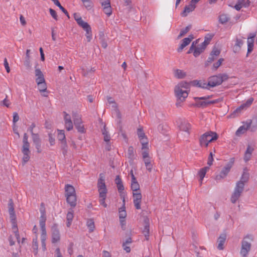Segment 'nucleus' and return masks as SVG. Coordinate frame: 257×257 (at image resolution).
Masks as SVG:
<instances>
[{
	"mask_svg": "<svg viewBox=\"0 0 257 257\" xmlns=\"http://www.w3.org/2000/svg\"><path fill=\"white\" fill-rule=\"evenodd\" d=\"M55 257H63L60 252L59 248H57L56 249V255Z\"/></svg>",
	"mask_w": 257,
	"mask_h": 257,
	"instance_id": "nucleus-64",
	"label": "nucleus"
},
{
	"mask_svg": "<svg viewBox=\"0 0 257 257\" xmlns=\"http://www.w3.org/2000/svg\"><path fill=\"white\" fill-rule=\"evenodd\" d=\"M33 249L35 254H37L38 249V242L37 235L36 238H34L33 240Z\"/></svg>",
	"mask_w": 257,
	"mask_h": 257,
	"instance_id": "nucleus-48",
	"label": "nucleus"
},
{
	"mask_svg": "<svg viewBox=\"0 0 257 257\" xmlns=\"http://www.w3.org/2000/svg\"><path fill=\"white\" fill-rule=\"evenodd\" d=\"M119 221H120V224L121 228L123 230H125V228H126L125 227L126 223H125V219H119Z\"/></svg>",
	"mask_w": 257,
	"mask_h": 257,
	"instance_id": "nucleus-61",
	"label": "nucleus"
},
{
	"mask_svg": "<svg viewBox=\"0 0 257 257\" xmlns=\"http://www.w3.org/2000/svg\"><path fill=\"white\" fill-rule=\"evenodd\" d=\"M252 237L251 235H246L241 242L240 253L242 257H246L251 248V242Z\"/></svg>",
	"mask_w": 257,
	"mask_h": 257,
	"instance_id": "nucleus-9",
	"label": "nucleus"
},
{
	"mask_svg": "<svg viewBox=\"0 0 257 257\" xmlns=\"http://www.w3.org/2000/svg\"><path fill=\"white\" fill-rule=\"evenodd\" d=\"M181 131L189 133V131L191 129V124L186 121H183L179 125Z\"/></svg>",
	"mask_w": 257,
	"mask_h": 257,
	"instance_id": "nucleus-37",
	"label": "nucleus"
},
{
	"mask_svg": "<svg viewBox=\"0 0 257 257\" xmlns=\"http://www.w3.org/2000/svg\"><path fill=\"white\" fill-rule=\"evenodd\" d=\"M186 73L184 72L183 70L177 69L174 71V76L175 77L177 78H183L186 76Z\"/></svg>",
	"mask_w": 257,
	"mask_h": 257,
	"instance_id": "nucleus-43",
	"label": "nucleus"
},
{
	"mask_svg": "<svg viewBox=\"0 0 257 257\" xmlns=\"http://www.w3.org/2000/svg\"><path fill=\"white\" fill-rule=\"evenodd\" d=\"M63 114L65 127L67 131H71L73 128V122L71 120V116L66 112H64Z\"/></svg>",
	"mask_w": 257,
	"mask_h": 257,
	"instance_id": "nucleus-18",
	"label": "nucleus"
},
{
	"mask_svg": "<svg viewBox=\"0 0 257 257\" xmlns=\"http://www.w3.org/2000/svg\"><path fill=\"white\" fill-rule=\"evenodd\" d=\"M145 226L143 230V233L145 236L146 240H148L149 238V220L148 218H146L144 220Z\"/></svg>",
	"mask_w": 257,
	"mask_h": 257,
	"instance_id": "nucleus-34",
	"label": "nucleus"
},
{
	"mask_svg": "<svg viewBox=\"0 0 257 257\" xmlns=\"http://www.w3.org/2000/svg\"><path fill=\"white\" fill-rule=\"evenodd\" d=\"M253 101V98L252 97L249 98L248 100H247V101L245 103L242 104L240 106L237 107L234 110V111L233 112L232 115L235 114L236 113H240V112L242 110L245 109L246 108H247L249 106H250L251 105V104H252Z\"/></svg>",
	"mask_w": 257,
	"mask_h": 257,
	"instance_id": "nucleus-19",
	"label": "nucleus"
},
{
	"mask_svg": "<svg viewBox=\"0 0 257 257\" xmlns=\"http://www.w3.org/2000/svg\"><path fill=\"white\" fill-rule=\"evenodd\" d=\"M35 76H36V81L40 82L41 81L45 80L44 76L39 68H36L35 71Z\"/></svg>",
	"mask_w": 257,
	"mask_h": 257,
	"instance_id": "nucleus-38",
	"label": "nucleus"
},
{
	"mask_svg": "<svg viewBox=\"0 0 257 257\" xmlns=\"http://www.w3.org/2000/svg\"><path fill=\"white\" fill-rule=\"evenodd\" d=\"M137 133L142 145H143L144 148L146 147L145 146L148 144V141L143 131V129L142 128H139L138 129Z\"/></svg>",
	"mask_w": 257,
	"mask_h": 257,
	"instance_id": "nucleus-24",
	"label": "nucleus"
},
{
	"mask_svg": "<svg viewBox=\"0 0 257 257\" xmlns=\"http://www.w3.org/2000/svg\"><path fill=\"white\" fill-rule=\"evenodd\" d=\"M10 217L12 223V227L13 232L15 233L17 241L20 242V237L16 221V215L15 210H9Z\"/></svg>",
	"mask_w": 257,
	"mask_h": 257,
	"instance_id": "nucleus-11",
	"label": "nucleus"
},
{
	"mask_svg": "<svg viewBox=\"0 0 257 257\" xmlns=\"http://www.w3.org/2000/svg\"><path fill=\"white\" fill-rule=\"evenodd\" d=\"M58 139L59 141L64 142V150L65 153L67 152V144L66 142L65 135L64 130H58Z\"/></svg>",
	"mask_w": 257,
	"mask_h": 257,
	"instance_id": "nucleus-33",
	"label": "nucleus"
},
{
	"mask_svg": "<svg viewBox=\"0 0 257 257\" xmlns=\"http://www.w3.org/2000/svg\"><path fill=\"white\" fill-rule=\"evenodd\" d=\"M195 103L194 105L197 107H205L204 101L200 97H194Z\"/></svg>",
	"mask_w": 257,
	"mask_h": 257,
	"instance_id": "nucleus-44",
	"label": "nucleus"
},
{
	"mask_svg": "<svg viewBox=\"0 0 257 257\" xmlns=\"http://www.w3.org/2000/svg\"><path fill=\"white\" fill-rule=\"evenodd\" d=\"M49 12L51 16L55 20H58V16L57 13L55 10L52 9H49Z\"/></svg>",
	"mask_w": 257,
	"mask_h": 257,
	"instance_id": "nucleus-56",
	"label": "nucleus"
},
{
	"mask_svg": "<svg viewBox=\"0 0 257 257\" xmlns=\"http://www.w3.org/2000/svg\"><path fill=\"white\" fill-rule=\"evenodd\" d=\"M41 242L46 241L47 239V233L46 228H41Z\"/></svg>",
	"mask_w": 257,
	"mask_h": 257,
	"instance_id": "nucleus-51",
	"label": "nucleus"
},
{
	"mask_svg": "<svg viewBox=\"0 0 257 257\" xmlns=\"http://www.w3.org/2000/svg\"><path fill=\"white\" fill-rule=\"evenodd\" d=\"M86 225L89 229V232L93 231L95 228L94 222L92 219H88L86 222Z\"/></svg>",
	"mask_w": 257,
	"mask_h": 257,
	"instance_id": "nucleus-45",
	"label": "nucleus"
},
{
	"mask_svg": "<svg viewBox=\"0 0 257 257\" xmlns=\"http://www.w3.org/2000/svg\"><path fill=\"white\" fill-rule=\"evenodd\" d=\"M253 101V98L252 97L249 98L248 100H247V101L245 103L242 104L240 106L237 107L234 110V111L233 112L232 115L235 114L236 113H240V112L242 110L245 109L246 108H247L249 106H250L251 105V104H252Z\"/></svg>",
	"mask_w": 257,
	"mask_h": 257,
	"instance_id": "nucleus-20",
	"label": "nucleus"
},
{
	"mask_svg": "<svg viewBox=\"0 0 257 257\" xmlns=\"http://www.w3.org/2000/svg\"><path fill=\"white\" fill-rule=\"evenodd\" d=\"M228 79V76L227 74L220 73L210 77L208 79V85H209L210 87H214L221 84L223 81L227 80Z\"/></svg>",
	"mask_w": 257,
	"mask_h": 257,
	"instance_id": "nucleus-8",
	"label": "nucleus"
},
{
	"mask_svg": "<svg viewBox=\"0 0 257 257\" xmlns=\"http://www.w3.org/2000/svg\"><path fill=\"white\" fill-rule=\"evenodd\" d=\"M229 18L228 16L226 14H222L220 15L219 17V22L221 24H224L227 22L229 20Z\"/></svg>",
	"mask_w": 257,
	"mask_h": 257,
	"instance_id": "nucleus-49",
	"label": "nucleus"
},
{
	"mask_svg": "<svg viewBox=\"0 0 257 257\" xmlns=\"http://www.w3.org/2000/svg\"><path fill=\"white\" fill-rule=\"evenodd\" d=\"M253 151V148L251 147L250 146H248L244 156V160L245 162L250 160Z\"/></svg>",
	"mask_w": 257,
	"mask_h": 257,
	"instance_id": "nucleus-40",
	"label": "nucleus"
},
{
	"mask_svg": "<svg viewBox=\"0 0 257 257\" xmlns=\"http://www.w3.org/2000/svg\"><path fill=\"white\" fill-rule=\"evenodd\" d=\"M65 196L66 201L71 207H74L76 205L77 198L74 187L71 185L66 184L65 186Z\"/></svg>",
	"mask_w": 257,
	"mask_h": 257,
	"instance_id": "nucleus-4",
	"label": "nucleus"
},
{
	"mask_svg": "<svg viewBox=\"0 0 257 257\" xmlns=\"http://www.w3.org/2000/svg\"><path fill=\"white\" fill-rule=\"evenodd\" d=\"M115 183L116 185V187L119 193V196L123 202H124L125 197L126 195L125 192L124 191V186L122 183V181L120 178L119 176H117L115 179Z\"/></svg>",
	"mask_w": 257,
	"mask_h": 257,
	"instance_id": "nucleus-12",
	"label": "nucleus"
},
{
	"mask_svg": "<svg viewBox=\"0 0 257 257\" xmlns=\"http://www.w3.org/2000/svg\"><path fill=\"white\" fill-rule=\"evenodd\" d=\"M131 189L133 193L140 192V186L137 180H131Z\"/></svg>",
	"mask_w": 257,
	"mask_h": 257,
	"instance_id": "nucleus-39",
	"label": "nucleus"
},
{
	"mask_svg": "<svg viewBox=\"0 0 257 257\" xmlns=\"http://www.w3.org/2000/svg\"><path fill=\"white\" fill-rule=\"evenodd\" d=\"M97 186L100 198V203L103 207L106 208L107 207V204L105 200L107 196V189L105 183L104 177L102 174H100L99 175Z\"/></svg>",
	"mask_w": 257,
	"mask_h": 257,
	"instance_id": "nucleus-2",
	"label": "nucleus"
},
{
	"mask_svg": "<svg viewBox=\"0 0 257 257\" xmlns=\"http://www.w3.org/2000/svg\"><path fill=\"white\" fill-rule=\"evenodd\" d=\"M249 174L247 169L246 168L244 169L240 180L238 182L242 183L243 188H244V183L247 182L249 179Z\"/></svg>",
	"mask_w": 257,
	"mask_h": 257,
	"instance_id": "nucleus-35",
	"label": "nucleus"
},
{
	"mask_svg": "<svg viewBox=\"0 0 257 257\" xmlns=\"http://www.w3.org/2000/svg\"><path fill=\"white\" fill-rule=\"evenodd\" d=\"M133 240L131 237H128L122 241V247L123 249L126 252L129 253L131 251V245Z\"/></svg>",
	"mask_w": 257,
	"mask_h": 257,
	"instance_id": "nucleus-23",
	"label": "nucleus"
},
{
	"mask_svg": "<svg viewBox=\"0 0 257 257\" xmlns=\"http://www.w3.org/2000/svg\"><path fill=\"white\" fill-rule=\"evenodd\" d=\"M73 17L77 24L86 32L85 36L87 41L90 42L92 36L90 26L87 22L82 20L81 17L78 13H74Z\"/></svg>",
	"mask_w": 257,
	"mask_h": 257,
	"instance_id": "nucleus-5",
	"label": "nucleus"
},
{
	"mask_svg": "<svg viewBox=\"0 0 257 257\" xmlns=\"http://www.w3.org/2000/svg\"><path fill=\"white\" fill-rule=\"evenodd\" d=\"M193 39L194 37L192 35H189L188 37L183 39L180 46L178 48V51L181 52L186 46L190 43Z\"/></svg>",
	"mask_w": 257,
	"mask_h": 257,
	"instance_id": "nucleus-27",
	"label": "nucleus"
},
{
	"mask_svg": "<svg viewBox=\"0 0 257 257\" xmlns=\"http://www.w3.org/2000/svg\"><path fill=\"white\" fill-rule=\"evenodd\" d=\"M243 185L241 182H237L234 189V191L231 197V201L232 203H235L240 197L243 190Z\"/></svg>",
	"mask_w": 257,
	"mask_h": 257,
	"instance_id": "nucleus-13",
	"label": "nucleus"
},
{
	"mask_svg": "<svg viewBox=\"0 0 257 257\" xmlns=\"http://www.w3.org/2000/svg\"><path fill=\"white\" fill-rule=\"evenodd\" d=\"M73 218V213L71 211H69L67 214V226L69 227L71 224Z\"/></svg>",
	"mask_w": 257,
	"mask_h": 257,
	"instance_id": "nucleus-47",
	"label": "nucleus"
},
{
	"mask_svg": "<svg viewBox=\"0 0 257 257\" xmlns=\"http://www.w3.org/2000/svg\"><path fill=\"white\" fill-rule=\"evenodd\" d=\"M210 39L211 38H205L203 42L201 44L197 45H196V44L198 43L199 40L198 39L194 41L192 43L191 46L188 51V53L189 54L192 53L195 57H198L205 50L207 45L209 44Z\"/></svg>",
	"mask_w": 257,
	"mask_h": 257,
	"instance_id": "nucleus-3",
	"label": "nucleus"
},
{
	"mask_svg": "<svg viewBox=\"0 0 257 257\" xmlns=\"http://www.w3.org/2000/svg\"><path fill=\"white\" fill-rule=\"evenodd\" d=\"M256 36V33H250L247 38V53H250L253 48L254 38Z\"/></svg>",
	"mask_w": 257,
	"mask_h": 257,
	"instance_id": "nucleus-26",
	"label": "nucleus"
},
{
	"mask_svg": "<svg viewBox=\"0 0 257 257\" xmlns=\"http://www.w3.org/2000/svg\"><path fill=\"white\" fill-rule=\"evenodd\" d=\"M126 216V210H120L119 211V219H124Z\"/></svg>",
	"mask_w": 257,
	"mask_h": 257,
	"instance_id": "nucleus-54",
	"label": "nucleus"
},
{
	"mask_svg": "<svg viewBox=\"0 0 257 257\" xmlns=\"http://www.w3.org/2000/svg\"><path fill=\"white\" fill-rule=\"evenodd\" d=\"M243 44V42L241 39H237L235 43V46L240 47Z\"/></svg>",
	"mask_w": 257,
	"mask_h": 257,
	"instance_id": "nucleus-62",
	"label": "nucleus"
},
{
	"mask_svg": "<svg viewBox=\"0 0 257 257\" xmlns=\"http://www.w3.org/2000/svg\"><path fill=\"white\" fill-rule=\"evenodd\" d=\"M52 242L55 243L60 240V234L57 224H54L51 228Z\"/></svg>",
	"mask_w": 257,
	"mask_h": 257,
	"instance_id": "nucleus-17",
	"label": "nucleus"
},
{
	"mask_svg": "<svg viewBox=\"0 0 257 257\" xmlns=\"http://www.w3.org/2000/svg\"><path fill=\"white\" fill-rule=\"evenodd\" d=\"M223 61V58H220L217 62L213 64L212 69L216 70L221 65Z\"/></svg>",
	"mask_w": 257,
	"mask_h": 257,
	"instance_id": "nucleus-52",
	"label": "nucleus"
},
{
	"mask_svg": "<svg viewBox=\"0 0 257 257\" xmlns=\"http://www.w3.org/2000/svg\"><path fill=\"white\" fill-rule=\"evenodd\" d=\"M220 51L217 48H214L210 55V57L207 60L206 65H208V63H211L214 60V59L220 54Z\"/></svg>",
	"mask_w": 257,
	"mask_h": 257,
	"instance_id": "nucleus-31",
	"label": "nucleus"
},
{
	"mask_svg": "<svg viewBox=\"0 0 257 257\" xmlns=\"http://www.w3.org/2000/svg\"><path fill=\"white\" fill-rule=\"evenodd\" d=\"M146 147L144 148L143 145H142V149L143 150L142 152V156L143 158H149V148H148V144H147L146 146H145Z\"/></svg>",
	"mask_w": 257,
	"mask_h": 257,
	"instance_id": "nucleus-46",
	"label": "nucleus"
},
{
	"mask_svg": "<svg viewBox=\"0 0 257 257\" xmlns=\"http://www.w3.org/2000/svg\"><path fill=\"white\" fill-rule=\"evenodd\" d=\"M212 97V95H207L203 97H201V98L204 101L205 107H206L212 104L218 103L222 101V98H218L210 100V99Z\"/></svg>",
	"mask_w": 257,
	"mask_h": 257,
	"instance_id": "nucleus-22",
	"label": "nucleus"
},
{
	"mask_svg": "<svg viewBox=\"0 0 257 257\" xmlns=\"http://www.w3.org/2000/svg\"><path fill=\"white\" fill-rule=\"evenodd\" d=\"M243 123V124L240 126L236 131L235 135L236 136L239 137L244 134L250 127L252 123V120L251 119H249L246 121L244 122Z\"/></svg>",
	"mask_w": 257,
	"mask_h": 257,
	"instance_id": "nucleus-16",
	"label": "nucleus"
},
{
	"mask_svg": "<svg viewBox=\"0 0 257 257\" xmlns=\"http://www.w3.org/2000/svg\"><path fill=\"white\" fill-rule=\"evenodd\" d=\"M134 203L136 209H141V203L142 201V194L141 191L133 193Z\"/></svg>",
	"mask_w": 257,
	"mask_h": 257,
	"instance_id": "nucleus-21",
	"label": "nucleus"
},
{
	"mask_svg": "<svg viewBox=\"0 0 257 257\" xmlns=\"http://www.w3.org/2000/svg\"><path fill=\"white\" fill-rule=\"evenodd\" d=\"M100 4L102 7L103 12L109 17L111 15L112 13V8L110 5V2L109 0H101L99 1Z\"/></svg>",
	"mask_w": 257,
	"mask_h": 257,
	"instance_id": "nucleus-15",
	"label": "nucleus"
},
{
	"mask_svg": "<svg viewBox=\"0 0 257 257\" xmlns=\"http://www.w3.org/2000/svg\"><path fill=\"white\" fill-rule=\"evenodd\" d=\"M195 8L196 4L191 1L190 4L185 7L184 10L182 14V16L184 17L186 16L188 14L194 11Z\"/></svg>",
	"mask_w": 257,
	"mask_h": 257,
	"instance_id": "nucleus-32",
	"label": "nucleus"
},
{
	"mask_svg": "<svg viewBox=\"0 0 257 257\" xmlns=\"http://www.w3.org/2000/svg\"><path fill=\"white\" fill-rule=\"evenodd\" d=\"M226 234L225 233H223L221 234L218 239L217 242V248L219 250H223L224 248V244L225 243L226 239Z\"/></svg>",
	"mask_w": 257,
	"mask_h": 257,
	"instance_id": "nucleus-28",
	"label": "nucleus"
},
{
	"mask_svg": "<svg viewBox=\"0 0 257 257\" xmlns=\"http://www.w3.org/2000/svg\"><path fill=\"white\" fill-rule=\"evenodd\" d=\"M190 84L186 81H182L178 83L175 87L174 92L177 98L176 105L177 107H181L183 102L188 97L190 91Z\"/></svg>",
	"mask_w": 257,
	"mask_h": 257,
	"instance_id": "nucleus-1",
	"label": "nucleus"
},
{
	"mask_svg": "<svg viewBox=\"0 0 257 257\" xmlns=\"http://www.w3.org/2000/svg\"><path fill=\"white\" fill-rule=\"evenodd\" d=\"M49 142L51 146H53L55 144V139L51 134L49 135Z\"/></svg>",
	"mask_w": 257,
	"mask_h": 257,
	"instance_id": "nucleus-60",
	"label": "nucleus"
},
{
	"mask_svg": "<svg viewBox=\"0 0 257 257\" xmlns=\"http://www.w3.org/2000/svg\"><path fill=\"white\" fill-rule=\"evenodd\" d=\"M218 139L217 134L213 132H208L203 134L200 138V145L202 147L207 148L208 144Z\"/></svg>",
	"mask_w": 257,
	"mask_h": 257,
	"instance_id": "nucleus-6",
	"label": "nucleus"
},
{
	"mask_svg": "<svg viewBox=\"0 0 257 257\" xmlns=\"http://www.w3.org/2000/svg\"><path fill=\"white\" fill-rule=\"evenodd\" d=\"M4 66L5 67V69L8 73H9L10 71V68L9 66V63L7 61V59L6 58L4 60Z\"/></svg>",
	"mask_w": 257,
	"mask_h": 257,
	"instance_id": "nucleus-58",
	"label": "nucleus"
},
{
	"mask_svg": "<svg viewBox=\"0 0 257 257\" xmlns=\"http://www.w3.org/2000/svg\"><path fill=\"white\" fill-rule=\"evenodd\" d=\"M234 163V159L230 158L228 163L223 167L220 173L215 177V180H219L225 177L229 172Z\"/></svg>",
	"mask_w": 257,
	"mask_h": 257,
	"instance_id": "nucleus-10",
	"label": "nucleus"
},
{
	"mask_svg": "<svg viewBox=\"0 0 257 257\" xmlns=\"http://www.w3.org/2000/svg\"><path fill=\"white\" fill-rule=\"evenodd\" d=\"M19 120V116L17 112H14L13 113V122L14 123H16Z\"/></svg>",
	"mask_w": 257,
	"mask_h": 257,
	"instance_id": "nucleus-59",
	"label": "nucleus"
},
{
	"mask_svg": "<svg viewBox=\"0 0 257 257\" xmlns=\"http://www.w3.org/2000/svg\"><path fill=\"white\" fill-rule=\"evenodd\" d=\"M147 169L151 172L153 168V165L151 163V159L150 157L143 159Z\"/></svg>",
	"mask_w": 257,
	"mask_h": 257,
	"instance_id": "nucleus-42",
	"label": "nucleus"
},
{
	"mask_svg": "<svg viewBox=\"0 0 257 257\" xmlns=\"http://www.w3.org/2000/svg\"><path fill=\"white\" fill-rule=\"evenodd\" d=\"M103 135L104 137V140L106 142H109L110 140V137L109 135L108 134V133L107 132H103Z\"/></svg>",
	"mask_w": 257,
	"mask_h": 257,
	"instance_id": "nucleus-57",
	"label": "nucleus"
},
{
	"mask_svg": "<svg viewBox=\"0 0 257 257\" xmlns=\"http://www.w3.org/2000/svg\"><path fill=\"white\" fill-rule=\"evenodd\" d=\"M36 82L42 95L47 97L48 96V93L46 92L47 87L45 80Z\"/></svg>",
	"mask_w": 257,
	"mask_h": 257,
	"instance_id": "nucleus-25",
	"label": "nucleus"
},
{
	"mask_svg": "<svg viewBox=\"0 0 257 257\" xmlns=\"http://www.w3.org/2000/svg\"><path fill=\"white\" fill-rule=\"evenodd\" d=\"M35 144L36 145V148L37 150L38 153H41V143L39 138H38V141L37 142L36 140H35Z\"/></svg>",
	"mask_w": 257,
	"mask_h": 257,
	"instance_id": "nucleus-55",
	"label": "nucleus"
},
{
	"mask_svg": "<svg viewBox=\"0 0 257 257\" xmlns=\"http://www.w3.org/2000/svg\"><path fill=\"white\" fill-rule=\"evenodd\" d=\"M21 151L23 154L22 158L23 164H25L29 161L31 155L30 144L28 142V136L26 133L24 135Z\"/></svg>",
	"mask_w": 257,
	"mask_h": 257,
	"instance_id": "nucleus-7",
	"label": "nucleus"
},
{
	"mask_svg": "<svg viewBox=\"0 0 257 257\" xmlns=\"http://www.w3.org/2000/svg\"><path fill=\"white\" fill-rule=\"evenodd\" d=\"M190 29V26H187L184 29L182 30L180 32V34L178 37V38L180 39V38L183 37L185 34H186L189 31Z\"/></svg>",
	"mask_w": 257,
	"mask_h": 257,
	"instance_id": "nucleus-53",
	"label": "nucleus"
},
{
	"mask_svg": "<svg viewBox=\"0 0 257 257\" xmlns=\"http://www.w3.org/2000/svg\"><path fill=\"white\" fill-rule=\"evenodd\" d=\"M192 83L194 85L200 88L205 89H209L210 88L209 85H208V81L206 82L204 80H194L192 82Z\"/></svg>",
	"mask_w": 257,
	"mask_h": 257,
	"instance_id": "nucleus-30",
	"label": "nucleus"
},
{
	"mask_svg": "<svg viewBox=\"0 0 257 257\" xmlns=\"http://www.w3.org/2000/svg\"><path fill=\"white\" fill-rule=\"evenodd\" d=\"M81 2L86 9L89 10L92 8V3L90 0H82Z\"/></svg>",
	"mask_w": 257,
	"mask_h": 257,
	"instance_id": "nucleus-50",
	"label": "nucleus"
},
{
	"mask_svg": "<svg viewBox=\"0 0 257 257\" xmlns=\"http://www.w3.org/2000/svg\"><path fill=\"white\" fill-rule=\"evenodd\" d=\"M46 220V215L45 210H42L41 211V216L40 217V226L41 228H46L45 222Z\"/></svg>",
	"mask_w": 257,
	"mask_h": 257,
	"instance_id": "nucleus-36",
	"label": "nucleus"
},
{
	"mask_svg": "<svg viewBox=\"0 0 257 257\" xmlns=\"http://www.w3.org/2000/svg\"><path fill=\"white\" fill-rule=\"evenodd\" d=\"M249 4V0H238L237 4L234 6V8L237 11H239L243 7H248Z\"/></svg>",
	"mask_w": 257,
	"mask_h": 257,
	"instance_id": "nucleus-29",
	"label": "nucleus"
},
{
	"mask_svg": "<svg viewBox=\"0 0 257 257\" xmlns=\"http://www.w3.org/2000/svg\"><path fill=\"white\" fill-rule=\"evenodd\" d=\"M102 257H111V255L108 251L103 250L102 251Z\"/></svg>",
	"mask_w": 257,
	"mask_h": 257,
	"instance_id": "nucleus-63",
	"label": "nucleus"
},
{
	"mask_svg": "<svg viewBox=\"0 0 257 257\" xmlns=\"http://www.w3.org/2000/svg\"><path fill=\"white\" fill-rule=\"evenodd\" d=\"M209 167H205L201 169L198 173L199 176L200 178V184H202V180L205 177L206 172L209 170Z\"/></svg>",
	"mask_w": 257,
	"mask_h": 257,
	"instance_id": "nucleus-41",
	"label": "nucleus"
},
{
	"mask_svg": "<svg viewBox=\"0 0 257 257\" xmlns=\"http://www.w3.org/2000/svg\"><path fill=\"white\" fill-rule=\"evenodd\" d=\"M73 117L74 123L77 131L81 133H85V128L82 124L81 117L76 113H73Z\"/></svg>",
	"mask_w": 257,
	"mask_h": 257,
	"instance_id": "nucleus-14",
	"label": "nucleus"
}]
</instances>
